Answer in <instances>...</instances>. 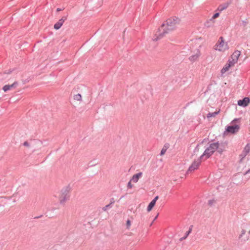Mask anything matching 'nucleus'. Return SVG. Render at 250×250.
<instances>
[{"label":"nucleus","mask_w":250,"mask_h":250,"mask_svg":"<svg viewBox=\"0 0 250 250\" xmlns=\"http://www.w3.org/2000/svg\"><path fill=\"white\" fill-rule=\"evenodd\" d=\"M179 22V19L176 17L167 19L166 21V23H163L159 28L158 33L156 34V37L153 39V41H158L163 38L166 34L168 33L169 32L174 30L176 25L178 24Z\"/></svg>","instance_id":"obj_1"},{"label":"nucleus","mask_w":250,"mask_h":250,"mask_svg":"<svg viewBox=\"0 0 250 250\" xmlns=\"http://www.w3.org/2000/svg\"><path fill=\"white\" fill-rule=\"evenodd\" d=\"M70 190V188L69 186L66 187L62 188L61 190V195L60 196V203L62 204L64 202L69 199V193Z\"/></svg>","instance_id":"obj_2"},{"label":"nucleus","mask_w":250,"mask_h":250,"mask_svg":"<svg viewBox=\"0 0 250 250\" xmlns=\"http://www.w3.org/2000/svg\"><path fill=\"white\" fill-rule=\"evenodd\" d=\"M240 128L238 125H228L226 127L225 133L235 134L239 131Z\"/></svg>","instance_id":"obj_3"},{"label":"nucleus","mask_w":250,"mask_h":250,"mask_svg":"<svg viewBox=\"0 0 250 250\" xmlns=\"http://www.w3.org/2000/svg\"><path fill=\"white\" fill-rule=\"evenodd\" d=\"M228 143L227 141H222L220 143L218 142V147L217 149V152L220 154H222V153L226 150L228 148Z\"/></svg>","instance_id":"obj_4"},{"label":"nucleus","mask_w":250,"mask_h":250,"mask_svg":"<svg viewBox=\"0 0 250 250\" xmlns=\"http://www.w3.org/2000/svg\"><path fill=\"white\" fill-rule=\"evenodd\" d=\"M201 161L202 160H200L199 158L197 161L194 160L191 166L189 167L187 173H188L189 172H191L195 169H197L200 166Z\"/></svg>","instance_id":"obj_5"},{"label":"nucleus","mask_w":250,"mask_h":250,"mask_svg":"<svg viewBox=\"0 0 250 250\" xmlns=\"http://www.w3.org/2000/svg\"><path fill=\"white\" fill-rule=\"evenodd\" d=\"M236 63L234 61H232L231 59H229L228 62L221 69V72L222 74H224L226 71H228L230 67L234 65Z\"/></svg>","instance_id":"obj_6"},{"label":"nucleus","mask_w":250,"mask_h":250,"mask_svg":"<svg viewBox=\"0 0 250 250\" xmlns=\"http://www.w3.org/2000/svg\"><path fill=\"white\" fill-rule=\"evenodd\" d=\"M250 103V99L249 97H245L242 100L238 101L237 104L242 107L247 106Z\"/></svg>","instance_id":"obj_7"},{"label":"nucleus","mask_w":250,"mask_h":250,"mask_svg":"<svg viewBox=\"0 0 250 250\" xmlns=\"http://www.w3.org/2000/svg\"><path fill=\"white\" fill-rule=\"evenodd\" d=\"M212 154H213L210 152V150L208 147L204 151L203 154L200 156V157H199V159L200 160H206Z\"/></svg>","instance_id":"obj_8"},{"label":"nucleus","mask_w":250,"mask_h":250,"mask_svg":"<svg viewBox=\"0 0 250 250\" xmlns=\"http://www.w3.org/2000/svg\"><path fill=\"white\" fill-rule=\"evenodd\" d=\"M66 19H67V16L62 17V19L59 20V21L54 24V29H55L56 30L59 29L61 27V26L62 25L63 22Z\"/></svg>","instance_id":"obj_9"},{"label":"nucleus","mask_w":250,"mask_h":250,"mask_svg":"<svg viewBox=\"0 0 250 250\" xmlns=\"http://www.w3.org/2000/svg\"><path fill=\"white\" fill-rule=\"evenodd\" d=\"M240 55L241 52L239 50H236L233 53L230 59H231L232 61H234V62L236 63Z\"/></svg>","instance_id":"obj_10"},{"label":"nucleus","mask_w":250,"mask_h":250,"mask_svg":"<svg viewBox=\"0 0 250 250\" xmlns=\"http://www.w3.org/2000/svg\"><path fill=\"white\" fill-rule=\"evenodd\" d=\"M18 85V83L17 82H15L13 83L12 84H7L5 85L3 88L2 89L4 92H6L12 88H16L17 85Z\"/></svg>","instance_id":"obj_11"},{"label":"nucleus","mask_w":250,"mask_h":250,"mask_svg":"<svg viewBox=\"0 0 250 250\" xmlns=\"http://www.w3.org/2000/svg\"><path fill=\"white\" fill-rule=\"evenodd\" d=\"M218 147V142L211 143L209 144L208 148H209L210 152L213 154V153L216 150L217 151Z\"/></svg>","instance_id":"obj_12"},{"label":"nucleus","mask_w":250,"mask_h":250,"mask_svg":"<svg viewBox=\"0 0 250 250\" xmlns=\"http://www.w3.org/2000/svg\"><path fill=\"white\" fill-rule=\"evenodd\" d=\"M142 175L143 173L141 172L133 175L131 179V181H133L134 183H137L139 178L142 177Z\"/></svg>","instance_id":"obj_13"},{"label":"nucleus","mask_w":250,"mask_h":250,"mask_svg":"<svg viewBox=\"0 0 250 250\" xmlns=\"http://www.w3.org/2000/svg\"><path fill=\"white\" fill-rule=\"evenodd\" d=\"M224 44V38L222 37H220L219 39L218 42L217 44V46L219 48L218 49V50L221 51Z\"/></svg>","instance_id":"obj_14"},{"label":"nucleus","mask_w":250,"mask_h":250,"mask_svg":"<svg viewBox=\"0 0 250 250\" xmlns=\"http://www.w3.org/2000/svg\"><path fill=\"white\" fill-rule=\"evenodd\" d=\"M200 51L198 49L197 50V52L195 55H193L189 57V60L190 61H195L196 60L198 57L200 56Z\"/></svg>","instance_id":"obj_15"},{"label":"nucleus","mask_w":250,"mask_h":250,"mask_svg":"<svg viewBox=\"0 0 250 250\" xmlns=\"http://www.w3.org/2000/svg\"><path fill=\"white\" fill-rule=\"evenodd\" d=\"M250 144H247V145L244 147V150L243 151V154H244V156L243 158H245L246 156L247 155V154L250 152Z\"/></svg>","instance_id":"obj_16"},{"label":"nucleus","mask_w":250,"mask_h":250,"mask_svg":"<svg viewBox=\"0 0 250 250\" xmlns=\"http://www.w3.org/2000/svg\"><path fill=\"white\" fill-rule=\"evenodd\" d=\"M214 21L212 19H210L209 20L207 21L205 23V26L207 27V28L210 27L212 26L214 24Z\"/></svg>","instance_id":"obj_17"},{"label":"nucleus","mask_w":250,"mask_h":250,"mask_svg":"<svg viewBox=\"0 0 250 250\" xmlns=\"http://www.w3.org/2000/svg\"><path fill=\"white\" fill-rule=\"evenodd\" d=\"M229 6V3H224L222 4H220L218 8H217V10L219 11H222L225 9H226Z\"/></svg>","instance_id":"obj_18"},{"label":"nucleus","mask_w":250,"mask_h":250,"mask_svg":"<svg viewBox=\"0 0 250 250\" xmlns=\"http://www.w3.org/2000/svg\"><path fill=\"white\" fill-rule=\"evenodd\" d=\"M169 144L167 143L164 145V147L162 148V149L161 150V152H160L161 156L163 155L165 153L167 150L169 148Z\"/></svg>","instance_id":"obj_19"},{"label":"nucleus","mask_w":250,"mask_h":250,"mask_svg":"<svg viewBox=\"0 0 250 250\" xmlns=\"http://www.w3.org/2000/svg\"><path fill=\"white\" fill-rule=\"evenodd\" d=\"M219 112H220V110H219L218 111H215L214 112H209L207 115V117L208 118H210V117H214L217 115H218L219 114Z\"/></svg>","instance_id":"obj_20"},{"label":"nucleus","mask_w":250,"mask_h":250,"mask_svg":"<svg viewBox=\"0 0 250 250\" xmlns=\"http://www.w3.org/2000/svg\"><path fill=\"white\" fill-rule=\"evenodd\" d=\"M156 203L154 202L151 201L149 204H148L147 208V211H150L152 210L153 208L155 205Z\"/></svg>","instance_id":"obj_21"},{"label":"nucleus","mask_w":250,"mask_h":250,"mask_svg":"<svg viewBox=\"0 0 250 250\" xmlns=\"http://www.w3.org/2000/svg\"><path fill=\"white\" fill-rule=\"evenodd\" d=\"M192 228H193V225L190 226L188 230L186 232L185 236H184V239H186L188 237V236L189 235V234L191 232Z\"/></svg>","instance_id":"obj_22"},{"label":"nucleus","mask_w":250,"mask_h":250,"mask_svg":"<svg viewBox=\"0 0 250 250\" xmlns=\"http://www.w3.org/2000/svg\"><path fill=\"white\" fill-rule=\"evenodd\" d=\"M199 151V145H197L195 149L193 150V153L192 155V156L194 155H197V153Z\"/></svg>","instance_id":"obj_23"},{"label":"nucleus","mask_w":250,"mask_h":250,"mask_svg":"<svg viewBox=\"0 0 250 250\" xmlns=\"http://www.w3.org/2000/svg\"><path fill=\"white\" fill-rule=\"evenodd\" d=\"M74 99L77 101H81L82 99V96L80 94L75 95L74 96Z\"/></svg>","instance_id":"obj_24"},{"label":"nucleus","mask_w":250,"mask_h":250,"mask_svg":"<svg viewBox=\"0 0 250 250\" xmlns=\"http://www.w3.org/2000/svg\"><path fill=\"white\" fill-rule=\"evenodd\" d=\"M112 206H111L110 204H108L106 205L105 207L103 208V210L104 211H106L108 208H112Z\"/></svg>","instance_id":"obj_25"},{"label":"nucleus","mask_w":250,"mask_h":250,"mask_svg":"<svg viewBox=\"0 0 250 250\" xmlns=\"http://www.w3.org/2000/svg\"><path fill=\"white\" fill-rule=\"evenodd\" d=\"M215 202V201L213 199L209 200L208 201V205L210 206H211Z\"/></svg>","instance_id":"obj_26"},{"label":"nucleus","mask_w":250,"mask_h":250,"mask_svg":"<svg viewBox=\"0 0 250 250\" xmlns=\"http://www.w3.org/2000/svg\"><path fill=\"white\" fill-rule=\"evenodd\" d=\"M246 230L245 229H242L241 231V233L240 234L239 236V239H241L242 237L246 233Z\"/></svg>","instance_id":"obj_27"},{"label":"nucleus","mask_w":250,"mask_h":250,"mask_svg":"<svg viewBox=\"0 0 250 250\" xmlns=\"http://www.w3.org/2000/svg\"><path fill=\"white\" fill-rule=\"evenodd\" d=\"M219 13H216L213 15L211 19H212L214 21V19L218 18L219 17Z\"/></svg>","instance_id":"obj_28"},{"label":"nucleus","mask_w":250,"mask_h":250,"mask_svg":"<svg viewBox=\"0 0 250 250\" xmlns=\"http://www.w3.org/2000/svg\"><path fill=\"white\" fill-rule=\"evenodd\" d=\"M131 181H131V180H130V181L127 184V187L128 188H131L133 187L131 183Z\"/></svg>","instance_id":"obj_29"},{"label":"nucleus","mask_w":250,"mask_h":250,"mask_svg":"<svg viewBox=\"0 0 250 250\" xmlns=\"http://www.w3.org/2000/svg\"><path fill=\"white\" fill-rule=\"evenodd\" d=\"M131 225V222L129 220H127L126 221V227L127 229L129 228Z\"/></svg>","instance_id":"obj_30"},{"label":"nucleus","mask_w":250,"mask_h":250,"mask_svg":"<svg viewBox=\"0 0 250 250\" xmlns=\"http://www.w3.org/2000/svg\"><path fill=\"white\" fill-rule=\"evenodd\" d=\"M159 199V196H156V197H154V198L152 200V201L153 202H154L155 203L156 202V201H157V200Z\"/></svg>","instance_id":"obj_31"},{"label":"nucleus","mask_w":250,"mask_h":250,"mask_svg":"<svg viewBox=\"0 0 250 250\" xmlns=\"http://www.w3.org/2000/svg\"><path fill=\"white\" fill-rule=\"evenodd\" d=\"M23 145L24 146H27V147H28L29 146V144L27 141L24 142Z\"/></svg>","instance_id":"obj_32"},{"label":"nucleus","mask_w":250,"mask_h":250,"mask_svg":"<svg viewBox=\"0 0 250 250\" xmlns=\"http://www.w3.org/2000/svg\"><path fill=\"white\" fill-rule=\"evenodd\" d=\"M96 165V163L95 164L93 163L92 161L90 162L89 163V164H88L89 167H92V166H95Z\"/></svg>","instance_id":"obj_33"},{"label":"nucleus","mask_w":250,"mask_h":250,"mask_svg":"<svg viewBox=\"0 0 250 250\" xmlns=\"http://www.w3.org/2000/svg\"><path fill=\"white\" fill-rule=\"evenodd\" d=\"M114 202H115L114 199V198H112L110 200V203H109V204H110L111 206H112V205L114 203Z\"/></svg>","instance_id":"obj_34"},{"label":"nucleus","mask_w":250,"mask_h":250,"mask_svg":"<svg viewBox=\"0 0 250 250\" xmlns=\"http://www.w3.org/2000/svg\"><path fill=\"white\" fill-rule=\"evenodd\" d=\"M239 120H240V119L236 118V119H234V120L231 122V123L232 124V123H234V122H237V121H239Z\"/></svg>","instance_id":"obj_35"},{"label":"nucleus","mask_w":250,"mask_h":250,"mask_svg":"<svg viewBox=\"0 0 250 250\" xmlns=\"http://www.w3.org/2000/svg\"><path fill=\"white\" fill-rule=\"evenodd\" d=\"M42 216V215H40V216H36V217H35L34 218H35V219H38V218H41Z\"/></svg>","instance_id":"obj_36"},{"label":"nucleus","mask_w":250,"mask_h":250,"mask_svg":"<svg viewBox=\"0 0 250 250\" xmlns=\"http://www.w3.org/2000/svg\"><path fill=\"white\" fill-rule=\"evenodd\" d=\"M186 239H184V236L183 237H181L180 239V241H182L184 240H185Z\"/></svg>","instance_id":"obj_37"},{"label":"nucleus","mask_w":250,"mask_h":250,"mask_svg":"<svg viewBox=\"0 0 250 250\" xmlns=\"http://www.w3.org/2000/svg\"><path fill=\"white\" fill-rule=\"evenodd\" d=\"M240 156L242 157L241 160L244 158H243L244 156V154H243V152L241 154H240Z\"/></svg>","instance_id":"obj_38"},{"label":"nucleus","mask_w":250,"mask_h":250,"mask_svg":"<svg viewBox=\"0 0 250 250\" xmlns=\"http://www.w3.org/2000/svg\"><path fill=\"white\" fill-rule=\"evenodd\" d=\"M250 173V169H249L248 171H247V172H246V174H249Z\"/></svg>","instance_id":"obj_39"},{"label":"nucleus","mask_w":250,"mask_h":250,"mask_svg":"<svg viewBox=\"0 0 250 250\" xmlns=\"http://www.w3.org/2000/svg\"><path fill=\"white\" fill-rule=\"evenodd\" d=\"M61 10H62V9H61V8H58L57 9V11H61Z\"/></svg>","instance_id":"obj_40"},{"label":"nucleus","mask_w":250,"mask_h":250,"mask_svg":"<svg viewBox=\"0 0 250 250\" xmlns=\"http://www.w3.org/2000/svg\"><path fill=\"white\" fill-rule=\"evenodd\" d=\"M11 72H12V71L9 70L8 72H6V73L9 74V73H10ZM5 73H6V72Z\"/></svg>","instance_id":"obj_41"},{"label":"nucleus","mask_w":250,"mask_h":250,"mask_svg":"<svg viewBox=\"0 0 250 250\" xmlns=\"http://www.w3.org/2000/svg\"><path fill=\"white\" fill-rule=\"evenodd\" d=\"M158 216V214H157V215L155 217V218L154 219V221L155 220L157 219Z\"/></svg>","instance_id":"obj_42"},{"label":"nucleus","mask_w":250,"mask_h":250,"mask_svg":"<svg viewBox=\"0 0 250 250\" xmlns=\"http://www.w3.org/2000/svg\"><path fill=\"white\" fill-rule=\"evenodd\" d=\"M248 239H249V238H247L246 240H244V241L245 242V241H246L248 240Z\"/></svg>","instance_id":"obj_43"},{"label":"nucleus","mask_w":250,"mask_h":250,"mask_svg":"<svg viewBox=\"0 0 250 250\" xmlns=\"http://www.w3.org/2000/svg\"><path fill=\"white\" fill-rule=\"evenodd\" d=\"M55 210V208H52V210Z\"/></svg>","instance_id":"obj_44"},{"label":"nucleus","mask_w":250,"mask_h":250,"mask_svg":"<svg viewBox=\"0 0 250 250\" xmlns=\"http://www.w3.org/2000/svg\"><path fill=\"white\" fill-rule=\"evenodd\" d=\"M249 233L250 234V230L249 231Z\"/></svg>","instance_id":"obj_45"}]
</instances>
